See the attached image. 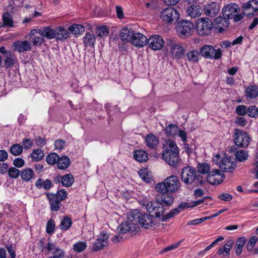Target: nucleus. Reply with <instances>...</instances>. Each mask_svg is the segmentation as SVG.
Returning a JSON list of instances; mask_svg holds the SVG:
<instances>
[{"label": "nucleus", "mask_w": 258, "mask_h": 258, "mask_svg": "<svg viewBox=\"0 0 258 258\" xmlns=\"http://www.w3.org/2000/svg\"><path fill=\"white\" fill-rule=\"evenodd\" d=\"M130 220L135 221L136 226L140 225L142 227L148 229L155 228L157 224L156 219L153 215L147 213H141L138 210L130 213Z\"/></svg>", "instance_id": "nucleus-1"}, {"label": "nucleus", "mask_w": 258, "mask_h": 258, "mask_svg": "<svg viewBox=\"0 0 258 258\" xmlns=\"http://www.w3.org/2000/svg\"><path fill=\"white\" fill-rule=\"evenodd\" d=\"M166 144V148L162 154V158L169 165L175 167L179 159L178 148L172 140H168Z\"/></svg>", "instance_id": "nucleus-2"}, {"label": "nucleus", "mask_w": 258, "mask_h": 258, "mask_svg": "<svg viewBox=\"0 0 258 258\" xmlns=\"http://www.w3.org/2000/svg\"><path fill=\"white\" fill-rule=\"evenodd\" d=\"M180 187V182L176 176L171 175L166 178L163 182L158 183L155 186L156 191L176 192Z\"/></svg>", "instance_id": "nucleus-3"}, {"label": "nucleus", "mask_w": 258, "mask_h": 258, "mask_svg": "<svg viewBox=\"0 0 258 258\" xmlns=\"http://www.w3.org/2000/svg\"><path fill=\"white\" fill-rule=\"evenodd\" d=\"M240 8L235 4L231 3L226 5L222 9V13L228 19H233L235 22H238L243 19V14H238Z\"/></svg>", "instance_id": "nucleus-4"}, {"label": "nucleus", "mask_w": 258, "mask_h": 258, "mask_svg": "<svg viewBox=\"0 0 258 258\" xmlns=\"http://www.w3.org/2000/svg\"><path fill=\"white\" fill-rule=\"evenodd\" d=\"M213 23L208 18L199 19L196 23L197 33L201 36H207L211 33Z\"/></svg>", "instance_id": "nucleus-5"}, {"label": "nucleus", "mask_w": 258, "mask_h": 258, "mask_svg": "<svg viewBox=\"0 0 258 258\" xmlns=\"http://www.w3.org/2000/svg\"><path fill=\"white\" fill-rule=\"evenodd\" d=\"M160 17L166 23H175L179 18V14L174 8L168 7L160 12Z\"/></svg>", "instance_id": "nucleus-6"}, {"label": "nucleus", "mask_w": 258, "mask_h": 258, "mask_svg": "<svg viewBox=\"0 0 258 258\" xmlns=\"http://www.w3.org/2000/svg\"><path fill=\"white\" fill-rule=\"evenodd\" d=\"M193 24L187 20H182L176 25V30L180 37L185 38L191 35L193 32Z\"/></svg>", "instance_id": "nucleus-7"}, {"label": "nucleus", "mask_w": 258, "mask_h": 258, "mask_svg": "<svg viewBox=\"0 0 258 258\" xmlns=\"http://www.w3.org/2000/svg\"><path fill=\"white\" fill-rule=\"evenodd\" d=\"M233 138L237 146L245 148L249 144L250 138L247 133L242 130L235 129Z\"/></svg>", "instance_id": "nucleus-8"}, {"label": "nucleus", "mask_w": 258, "mask_h": 258, "mask_svg": "<svg viewBox=\"0 0 258 258\" xmlns=\"http://www.w3.org/2000/svg\"><path fill=\"white\" fill-rule=\"evenodd\" d=\"M200 53L203 56L207 58L219 59L222 55V51L218 48L216 49L213 46L205 45L200 49Z\"/></svg>", "instance_id": "nucleus-9"}, {"label": "nucleus", "mask_w": 258, "mask_h": 258, "mask_svg": "<svg viewBox=\"0 0 258 258\" xmlns=\"http://www.w3.org/2000/svg\"><path fill=\"white\" fill-rule=\"evenodd\" d=\"M181 178L185 184H190L194 183L196 179V169L190 166L184 167L181 172Z\"/></svg>", "instance_id": "nucleus-10"}, {"label": "nucleus", "mask_w": 258, "mask_h": 258, "mask_svg": "<svg viewBox=\"0 0 258 258\" xmlns=\"http://www.w3.org/2000/svg\"><path fill=\"white\" fill-rule=\"evenodd\" d=\"M127 219V221L122 222L118 227V230L120 234H125L127 232L133 233L139 229V226H136L135 221L130 220V213L128 215Z\"/></svg>", "instance_id": "nucleus-11"}, {"label": "nucleus", "mask_w": 258, "mask_h": 258, "mask_svg": "<svg viewBox=\"0 0 258 258\" xmlns=\"http://www.w3.org/2000/svg\"><path fill=\"white\" fill-rule=\"evenodd\" d=\"M165 207L163 204L156 200L155 202H149L147 205L146 208L149 213H153L156 218H159L161 216L162 217L164 216L163 213L165 210Z\"/></svg>", "instance_id": "nucleus-12"}, {"label": "nucleus", "mask_w": 258, "mask_h": 258, "mask_svg": "<svg viewBox=\"0 0 258 258\" xmlns=\"http://www.w3.org/2000/svg\"><path fill=\"white\" fill-rule=\"evenodd\" d=\"M243 17L244 16L249 17L255 15L254 13L258 12V1L256 0H250L242 4V6Z\"/></svg>", "instance_id": "nucleus-13"}, {"label": "nucleus", "mask_w": 258, "mask_h": 258, "mask_svg": "<svg viewBox=\"0 0 258 258\" xmlns=\"http://www.w3.org/2000/svg\"><path fill=\"white\" fill-rule=\"evenodd\" d=\"M158 194L156 195V200L163 205L169 207L174 201L172 193L167 191H157Z\"/></svg>", "instance_id": "nucleus-14"}, {"label": "nucleus", "mask_w": 258, "mask_h": 258, "mask_svg": "<svg viewBox=\"0 0 258 258\" xmlns=\"http://www.w3.org/2000/svg\"><path fill=\"white\" fill-rule=\"evenodd\" d=\"M169 53L171 56L176 59H179L184 56V49L179 44L171 41L168 44Z\"/></svg>", "instance_id": "nucleus-15"}, {"label": "nucleus", "mask_w": 258, "mask_h": 258, "mask_svg": "<svg viewBox=\"0 0 258 258\" xmlns=\"http://www.w3.org/2000/svg\"><path fill=\"white\" fill-rule=\"evenodd\" d=\"M203 12L205 14L210 17H214L220 12V6L218 3L211 2L206 4L203 8Z\"/></svg>", "instance_id": "nucleus-16"}, {"label": "nucleus", "mask_w": 258, "mask_h": 258, "mask_svg": "<svg viewBox=\"0 0 258 258\" xmlns=\"http://www.w3.org/2000/svg\"><path fill=\"white\" fill-rule=\"evenodd\" d=\"M147 42L149 47L154 50H160L164 45V41L162 37L158 35L151 36Z\"/></svg>", "instance_id": "nucleus-17"}, {"label": "nucleus", "mask_w": 258, "mask_h": 258, "mask_svg": "<svg viewBox=\"0 0 258 258\" xmlns=\"http://www.w3.org/2000/svg\"><path fill=\"white\" fill-rule=\"evenodd\" d=\"M36 33L48 39L55 38V29L50 27H43L42 29H33L31 30V35Z\"/></svg>", "instance_id": "nucleus-18"}, {"label": "nucleus", "mask_w": 258, "mask_h": 258, "mask_svg": "<svg viewBox=\"0 0 258 258\" xmlns=\"http://www.w3.org/2000/svg\"><path fill=\"white\" fill-rule=\"evenodd\" d=\"M50 205V209L52 211L57 212L59 210L61 206V202L53 193L48 192L46 194Z\"/></svg>", "instance_id": "nucleus-19"}, {"label": "nucleus", "mask_w": 258, "mask_h": 258, "mask_svg": "<svg viewBox=\"0 0 258 258\" xmlns=\"http://www.w3.org/2000/svg\"><path fill=\"white\" fill-rule=\"evenodd\" d=\"M147 38L143 34L134 33L132 36V44L138 47L144 46L147 43Z\"/></svg>", "instance_id": "nucleus-20"}, {"label": "nucleus", "mask_w": 258, "mask_h": 258, "mask_svg": "<svg viewBox=\"0 0 258 258\" xmlns=\"http://www.w3.org/2000/svg\"><path fill=\"white\" fill-rule=\"evenodd\" d=\"M236 164L231 161L230 158H223L220 161V167L224 172H231L235 168Z\"/></svg>", "instance_id": "nucleus-21"}, {"label": "nucleus", "mask_w": 258, "mask_h": 258, "mask_svg": "<svg viewBox=\"0 0 258 258\" xmlns=\"http://www.w3.org/2000/svg\"><path fill=\"white\" fill-rule=\"evenodd\" d=\"M186 12L191 18H195L200 17L202 15L203 9L202 6L199 5L192 4L187 7Z\"/></svg>", "instance_id": "nucleus-22"}, {"label": "nucleus", "mask_w": 258, "mask_h": 258, "mask_svg": "<svg viewBox=\"0 0 258 258\" xmlns=\"http://www.w3.org/2000/svg\"><path fill=\"white\" fill-rule=\"evenodd\" d=\"M13 46L15 50L19 52L28 51L31 50V46L28 41H17L14 42Z\"/></svg>", "instance_id": "nucleus-23"}, {"label": "nucleus", "mask_w": 258, "mask_h": 258, "mask_svg": "<svg viewBox=\"0 0 258 258\" xmlns=\"http://www.w3.org/2000/svg\"><path fill=\"white\" fill-rule=\"evenodd\" d=\"M233 244V240H227L223 247H220L218 249L217 253L219 255H223V258H229V252Z\"/></svg>", "instance_id": "nucleus-24"}, {"label": "nucleus", "mask_w": 258, "mask_h": 258, "mask_svg": "<svg viewBox=\"0 0 258 258\" xmlns=\"http://www.w3.org/2000/svg\"><path fill=\"white\" fill-rule=\"evenodd\" d=\"M216 175H221V177L224 178L225 175L224 174H220V171L218 169L212 170L209 171V174L207 176V181L211 184H219L223 180H219L215 178Z\"/></svg>", "instance_id": "nucleus-25"}, {"label": "nucleus", "mask_w": 258, "mask_h": 258, "mask_svg": "<svg viewBox=\"0 0 258 258\" xmlns=\"http://www.w3.org/2000/svg\"><path fill=\"white\" fill-rule=\"evenodd\" d=\"M229 19L223 15L216 18L215 23L217 25V29L219 32H223L228 27L229 24L228 20Z\"/></svg>", "instance_id": "nucleus-26"}, {"label": "nucleus", "mask_w": 258, "mask_h": 258, "mask_svg": "<svg viewBox=\"0 0 258 258\" xmlns=\"http://www.w3.org/2000/svg\"><path fill=\"white\" fill-rule=\"evenodd\" d=\"M20 177L22 181L28 182L35 178V175L31 168L26 167L21 170Z\"/></svg>", "instance_id": "nucleus-27"}, {"label": "nucleus", "mask_w": 258, "mask_h": 258, "mask_svg": "<svg viewBox=\"0 0 258 258\" xmlns=\"http://www.w3.org/2000/svg\"><path fill=\"white\" fill-rule=\"evenodd\" d=\"M35 185L38 189H43L45 190H49L53 186L50 180L48 179L44 180L41 178H38L35 181Z\"/></svg>", "instance_id": "nucleus-28"}, {"label": "nucleus", "mask_w": 258, "mask_h": 258, "mask_svg": "<svg viewBox=\"0 0 258 258\" xmlns=\"http://www.w3.org/2000/svg\"><path fill=\"white\" fill-rule=\"evenodd\" d=\"M134 33L132 29L124 27L119 32V37L122 41L132 42V36Z\"/></svg>", "instance_id": "nucleus-29"}, {"label": "nucleus", "mask_w": 258, "mask_h": 258, "mask_svg": "<svg viewBox=\"0 0 258 258\" xmlns=\"http://www.w3.org/2000/svg\"><path fill=\"white\" fill-rule=\"evenodd\" d=\"M70 35V32L63 27H59L55 29V39L56 40H64Z\"/></svg>", "instance_id": "nucleus-30"}, {"label": "nucleus", "mask_w": 258, "mask_h": 258, "mask_svg": "<svg viewBox=\"0 0 258 258\" xmlns=\"http://www.w3.org/2000/svg\"><path fill=\"white\" fill-rule=\"evenodd\" d=\"M146 145L150 149H155L158 144V138L153 134L147 135L146 137Z\"/></svg>", "instance_id": "nucleus-31"}, {"label": "nucleus", "mask_w": 258, "mask_h": 258, "mask_svg": "<svg viewBox=\"0 0 258 258\" xmlns=\"http://www.w3.org/2000/svg\"><path fill=\"white\" fill-rule=\"evenodd\" d=\"M71 163L70 158L67 156L58 157L57 162V166L58 169L64 170L67 168Z\"/></svg>", "instance_id": "nucleus-32"}, {"label": "nucleus", "mask_w": 258, "mask_h": 258, "mask_svg": "<svg viewBox=\"0 0 258 258\" xmlns=\"http://www.w3.org/2000/svg\"><path fill=\"white\" fill-rule=\"evenodd\" d=\"M96 41V37L93 33L87 32L83 38V43L86 46L93 47Z\"/></svg>", "instance_id": "nucleus-33"}, {"label": "nucleus", "mask_w": 258, "mask_h": 258, "mask_svg": "<svg viewBox=\"0 0 258 258\" xmlns=\"http://www.w3.org/2000/svg\"><path fill=\"white\" fill-rule=\"evenodd\" d=\"M134 157L137 161L140 162H143L147 160L148 155V153L145 151L142 150H138L134 151Z\"/></svg>", "instance_id": "nucleus-34"}, {"label": "nucleus", "mask_w": 258, "mask_h": 258, "mask_svg": "<svg viewBox=\"0 0 258 258\" xmlns=\"http://www.w3.org/2000/svg\"><path fill=\"white\" fill-rule=\"evenodd\" d=\"M69 30L72 34L78 36L82 34L85 31L83 26L79 24H73L70 26Z\"/></svg>", "instance_id": "nucleus-35"}, {"label": "nucleus", "mask_w": 258, "mask_h": 258, "mask_svg": "<svg viewBox=\"0 0 258 258\" xmlns=\"http://www.w3.org/2000/svg\"><path fill=\"white\" fill-rule=\"evenodd\" d=\"M3 26L10 28L14 27V22L12 16L8 12L5 13L2 17Z\"/></svg>", "instance_id": "nucleus-36"}, {"label": "nucleus", "mask_w": 258, "mask_h": 258, "mask_svg": "<svg viewBox=\"0 0 258 258\" xmlns=\"http://www.w3.org/2000/svg\"><path fill=\"white\" fill-rule=\"evenodd\" d=\"M72 224L71 218L69 216H64L61 220L59 227L61 230L67 231L69 229Z\"/></svg>", "instance_id": "nucleus-37"}, {"label": "nucleus", "mask_w": 258, "mask_h": 258, "mask_svg": "<svg viewBox=\"0 0 258 258\" xmlns=\"http://www.w3.org/2000/svg\"><path fill=\"white\" fill-rule=\"evenodd\" d=\"M246 242L244 237H239L236 242L235 247V253L237 255H240L242 251L243 247Z\"/></svg>", "instance_id": "nucleus-38"}, {"label": "nucleus", "mask_w": 258, "mask_h": 258, "mask_svg": "<svg viewBox=\"0 0 258 258\" xmlns=\"http://www.w3.org/2000/svg\"><path fill=\"white\" fill-rule=\"evenodd\" d=\"M186 57L189 62L191 63H196L201 57L199 53L196 50H192L188 52Z\"/></svg>", "instance_id": "nucleus-39"}, {"label": "nucleus", "mask_w": 258, "mask_h": 258, "mask_svg": "<svg viewBox=\"0 0 258 258\" xmlns=\"http://www.w3.org/2000/svg\"><path fill=\"white\" fill-rule=\"evenodd\" d=\"M74 182V178L72 174H67L61 177V183L64 186L70 187Z\"/></svg>", "instance_id": "nucleus-40"}, {"label": "nucleus", "mask_w": 258, "mask_h": 258, "mask_svg": "<svg viewBox=\"0 0 258 258\" xmlns=\"http://www.w3.org/2000/svg\"><path fill=\"white\" fill-rule=\"evenodd\" d=\"M44 156L43 151L40 149L34 150L31 154L32 160L38 162L42 159Z\"/></svg>", "instance_id": "nucleus-41"}, {"label": "nucleus", "mask_w": 258, "mask_h": 258, "mask_svg": "<svg viewBox=\"0 0 258 258\" xmlns=\"http://www.w3.org/2000/svg\"><path fill=\"white\" fill-rule=\"evenodd\" d=\"M246 97L250 98H254L258 95V89L256 86H250L245 90Z\"/></svg>", "instance_id": "nucleus-42"}, {"label": "nucleus", "mask_w": 258, "mask_h": 258, "mask_svg": "<svg viewBox=\"0 0 258 258\" xmlns=\"http://www.w3.org/2000/svg\"><path fill=\"white\" fill-rule=\"evenodd\" d=\"M38 34L36 33L34 35H31V31L30 33V37L32 39V43L35 46H40L44 41L43 36L37 35Z\"/></svg>", "instance_id": "nucleus-43"}, {"label": "nucleus", "mask_w": 258, "mask_h": 258, "mask_svg": "<svg viewBox=\"0 0 258 258\" xmlns=\"http://www.w3.org/2000/svg\"><path fill=\"white\" fill-rule=\"evenodd\" d=\"M199 173L203 174H208L210 170V166L206 163H199L197 166Z\"/></svg>", "instance_id": "nucleus-44"}, {"label": "nucleus", "mask_w": 258, "mask_h": 258, "mask_svg": "<svg viewBox=\"0 0 258 258\" xmlns=\"http://www.w3.org/2000/svg\"><path fill=\"white\" fill-rule=\"evenodd\" d=\"M248 157L247 151L241 150L238 151L235 154V158L239 162H244Z\"/></svg>", "instance_id": "nucleus-45"}, {"label": "nucleus", "mask_w": 258, "mask_h": 258, "mask_svg": "<svg viewBox=\"0 0 258 258\" xmlns=\"http://www.w3.org/2000/svg\"><path fill=\"white\" fill-rule=\"evenodd\" d=\"M58 157L56 153H51L47 156L46 161L48 164L54 165L57 163Z\"/></svg>", "instance_id": "nucleus-46"}, {"label": "nucleus", "mask_w": 258, "mask_h": 258, "mask_svg": "<svg viewBox=\"0 0 258 258\" xmlns=\"http://www.w3.org/2000/svg\"><path fill=\"white\" fill-rule=\"evenodd\" d=\"M178 127L174 124H169L165 130L168 136L173 137L177 134Z\"/></svg>", "instance_id": "nucleus-47"}, {"label": "nucleus", "mask_w": 258, "mask_h": 258, "mask_svg": "<svg viewBox=\"0 0 258 258\" xmlns=\"http://www.w3.org/2000/svg\"><path fill=\"white\" fill-rule=\"evenodd\" d=\"M96 29L97 34L100 37H107L109 34V29L106 26H99Z\"/></svg>", "instance_id": "nucleus-48"}, {"label": "nucleus", "mask_w": 258, "mask_h": 258, "mask_svg": "<svg viewBox=\"0 0 258 258\" xmlns=\"http://www.w3.org/2000/svg\"><path fill=\"white\" fill-rule=\"evenodd\" d=\"M10 151L12 155L18 156L22 153L23 147L18 144H15L10 148Z\"/></svg>", "instance_id": "nucleus-49"}, {"label": "nucleus", "mask_w": 258, "mask_h": 258, "mask_svg": "<svg viewBox=\"0 0 258 258\" xmlns=\"http://www.w3.org/2000/svg\"><path fill=\"white\" fill-rule=\"evenodd\" d=\"M247 114L250 117L256 118L258 117V108L255 105H251L247 109Z\"/></svg>", "instance_id": "nucleus-50"}, {"label": "nucleus", "mask_w": 258, "mask_h": 258, "mask_svg": "<svg viewBox=\"0 0 258 258\" xmlns=\"http://www.w3.org/2000/svg\"><path fill=\"white\" fill-rule=\"evenodd\" d=\"M87 247V244L85 242L79 241L73 245V249L77 252H81Z\"/></svg>", "instance_id": "nucleus-51"}, {"label": "nucleus", "mask_w": 258, "mask_h": 258, "mask_svg": "<svg viewBox=\"0 0 258 258\" xmlns=\"http://www.w3.org/2000/svg\"><path fill=\"white\" fill-rule=\"evenodd\" d=\"M8 173L10 178L16 179L20 176L21 171L16 167H12L9 169Z\"/></svg>", "instance_id": "nucleus-52"}, {"label": "nucleus", "mask_w": 258, "mask_h": 258, "mask_svg": "<svg viewBox=\"0 0 258 258\" xmlns=\"http://www.w3.org/2000/svg\"><path fill=\"white\" fill-rule=\"evenodd\" d=\"M180 212V209L177 207V208H175L172 210L170 212L167 213L166 215L162 217L161 220L162 221H165L168 219H170L173 217L174 215H177Z\"/></svg>", "instance_id": "nucleus-53"}, {"label": "nucleus", "mask_w": 258, "mask_h": 258, "mask_svg": "<svg viewBox=\"0 0 258 258\" xmlns=\"http://www.w3.org/2000/svg\"><path fill=\"white\" fill-rule=\"evenodd\" d=\"M246 107L243 105H238L235 109V112L239 116H244L247 113Z\"/></svg>", "instance_id": "nucleus-54"}, {"label": "nucleus", "mask_w": 258, "mask_h": 258, "mask_svg": "<svg viewBox=\"0 0 258 258\" xmlns=\"http://www.w3.org/2000/svg\"><path fill=\"white\" fill-rule=\"evenodd\" d=\"M106 246V244H104L98 239L94 242L93 246V250L94 251H98L103 249Z\"/></svg>", "instance_id": "nucleus-55"}, {"label": "nucleus", "mask_w": 258, "mask_h": 258, "mask_svg": "<svg viewBox=\"0 0 258 258\" xmlns=\"http://www.w3.org/2000/svg\"><path fill=\"white\" fill-rule=\"evenodd\" d=\"M55 223L54 220L50 219L48 220L46 225V232L49 234L52 233L54 231Z\"/></svg>", "instance_id": "nucleus-56"}, {"label": "nucleus", "mask_w": 258, "mask_h": 258, "mask_svg": "<svg viewBox=\"0 0 258 258\" xmlns=\"http://www.w3.org/2000/svg\"><path fill=\"white\" fill-rule=\"evenodd\" d=\"M66 141L62 139H59L56 140L54 142V144L55 149L56 150H62L66 146Z\"/></svg>", "instance_id": "nucleus-57"}, {"label": "nucleus", "mask_w": 258, "mask_h": 258, "mask_svg": "<svg viewBox=\"0 0 258 258\" xmlns=\"http://www.w3.org/2000/svg\"><path fill=\"white\" fill-rule=\"evenodd\" d=\"M54 195H55L60 202L64 201L67 198V193L63 189L58 190Z\"/></svg>", "instance_id": "nucleus-58"}, {"label": "nucleus", "mask_w": 258, "mask_h": 258, "mask_svg": "<svg viewBox=\"0 0 258 258\" xmlns=\"http://www.w3.org/2000/svg\"><path fill=\"white\" fill-rule=\"evenodd\" d=\"M53 255L48 258H62L64 256V251L62 249H57L56 251H53Z\"/></svg>", "instance_id": "nucleus-59"}, {"label": "nucleus", "mask_w": 258, "mask_h": 258, "mask_svg": "<svg viewBox=\"0 0 258 258\" xmlns=\"http://www.w3.org/2000/svg\"><path fill=\"white\" fill-rule=\"evenodd\" d=\"M109 238V234L105 232H102L100 233L98 238L99 240L102 242L104 244H106V245H107V240Z\"/></svg>", "instance_id": "nucleus-60"}, {"label": "nucleus", "mask_w": 258, "mask_h": 258, "mask_svg": "<svg viewBox=\"0 0 258 258\" xmlns=\"http://www.w3.org/2000/svg\"><path fill=\"white\" fill-rule=\"evenodd\" d=\"M207 181V179L200 175L196 174V179L194 181L196 186H201L204 185Z\"/></svg>", "instance_id": "nucleus-61"}, {"label": "nucleus", "mask_w": 258, "mask_h": 258, "mask_svg": "<svg viewBox=\"0 0 258 258\" xmlns=\"http://www.w3.org/2000/svg\"><path fill=\"white\" fill-rule=\"evenodd\" d=\"M6 57L5 60V64H13L15 63V61L13 58V55L11 53H7V55L5 56Z\"/></svg>", "instance_id": "nucleus-62"}, {"label": "nucleus", "mask_w": 258, "mask_h": 258, "mask_svg": "<svg viewBox=\"0 0 258 258\" xmlns=\"http://www.w3.org/2000/svg\"><path fill=\"white\" fill-rule=\"evenodd\" d=\"M14 165L17 168H21L25 164L24 160L21 158H17L13 161Z\"/></svg>", "instance_id": "nucleus-63"}, {"label": "nucleus", "mask_w": 258, "mask_h": 258, "mask_svg": "<svg viewBox=\"0 0 258 258\" xmlns=\"http://www.w3.org/2000/svg\"><path fill=\"white\" fill-rule=\"evenodd\" d=\"M139 173L140 174V176L144 181L147 182H150L151 178L150 177V175L147 173V171H145V170H140L139 172Z\"/></svg>", "instance_id": "nucleus-64"}]
</instances>
